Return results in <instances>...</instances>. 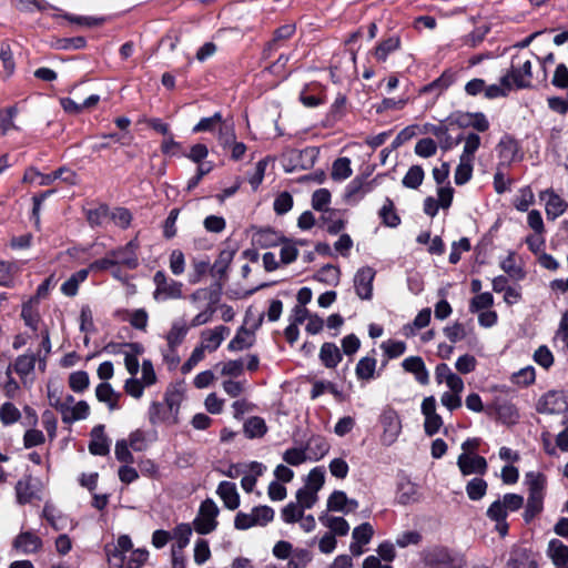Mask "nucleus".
<instances>
[{
    "label": "nucleus",
    "instance_id": "nucleus-30",
    "mask_svg": "<svg viewBox=\"0 0 568 568\" xmlns=\"http://www.w3.org/2000/svg\"><path fill=\"white\" fill-rule=\"evenodd\" d=\"M243 430L246 438H261L267 433V425L264 418L260 416H252L245 420Z\"/></svg>",
    "mask_w": 568,
    "mask_h": 568
},
{
    "label": "nucleus",
    "instance_id": "nucleus-53",
    "mask_svg": "<svg viewBox=\"0 0 568 568\" xmlns=\"http://www.w3.org/2000/svg\"><path fill=\"white\" fill-rule=\"evenodd\" d=\"M473 162L459 159V164L457 165L454 175L455 183L457 185H464L469 182L473 176Z\"/></svg>",
    "mask_w": 568,
    "mask_h": 568
},
{
    "label": "nucleus",
    "instance_id": "nucleus-32",
    "mask_svg": "<svg viewBox=\"0 0 568 568\" xmlns=\"http://www.w3.org/2000/svg\"><path fill=\"white\" fill-rule=\"evenodd\" d=\"M378 215L382 220V224L387 227H397L402 222L399 215L396 212L394 202L389 197L385 199V202L381 207Z\"/></svg>",
    "mask_w": 568,
    "mask_h": 568
},
{
    "label": "nucleus",
    "instance_id": "nucleus-55",
    "mask_svg": "<svg viewBox=\"0 0 568 568\" xmlns=\"http://www.w3.org/2000/svg\"><path fill=\"white\" fill-rule=\"evenodd\" d=\"M109 219L122 230H126L131 225L133 216L129 209L118 206L112 212L110 211Z\"/></svg>",
    "mask_w": 568,
    "mask_h": 568
},
{
    "label": "nucleus",
    "instance_id": "nucleus-31",
    "mask_svg": "<svg viewBox=\"0 0 568 568\" xmlns=\"http://www.w3.org/2000/svg\"><path fill=\"white\" fill-rule=\"evenodd\" d=\"M548 555L556 567L565 566L568 561V546L559 539H551L548 545Z\"/></svg>",
    "mask_w": 568,
    "mask_h": 568
},
{
    "label": "nucleus",
    "instance_id": "nucleus-41",
    "mask_svg": "<svg viewBox=\"0 0 568 568\" xmlns=\"http://www.w3.org/2000/svg\"><path fill=\"white\" fill-rule=\"evenodd\" d=\"M376 358L365 356L362 357L355 368V373L358 379L361 381H369L374 378V373L376 368Z\"/></svg>",
    "mask_w": 568,
    "mask_h": 568
},
{
    "label": "nucleus",
    "instance_id": "nucleus-48",
    "mask_svg": "<svg viewBox=\"0 0 568 568\" xmlns=\"http://www.w3.org/2000/svg\"><path fill=\"white\" fill-rule=\"evenodd\" d=\"M55 190H45L32 196V211L30 220L33 221L37 230L40 229V211L43 202L51 196Z\"/></svg>",
    "mask_w": 568,
    "mask_h": 568
},
{
    "label": "nucleus",
    "instance_id": "nucleus-40",
    "mask_svg": "<svg viewBox=\"0 0 568 568\" xmlns=\"http://www.w3.org/2000/svg\"><path fill=\"white\" fill-rule=\"evenodd\" d=\"M223 116L221 112H215L212 116L202 118L192 129L193 133L214 132L223 124Z\"/></svg>",
    "mask_w": 568,
    "mask_h": 568
},
{
    "label": "nucleus",
    "instance_id": "nucleus-13",
    "mask_svg": "<svg viewBox=\"0 0 568 568\" xmlns=\"http://www.w3.org/2000/svg\"><path fill=\"white\" fill-rule=\"evenodd\" d=\"M458 77V70L447 68L443 73L434 81L425 84L419 89L420 94L435 93L436 97L440 95L450 85H453Z\"/></svg>",
    "mask_w": 568,
    "mask_h": 568
},
{
    "label": "nucleus",
    "instance_id": "nucleus-9",
    "mask_svg": "<svg viewBox=\"0 0 568 568\" xmlns=\"http://www.w3.org/2000/svg\"><path fill=\"white\" fill-rule=\"evenodd\" d=\"M423 561L428 568H452L454 556L446 546H435L423 554Z\"/></svg>",
    "mask_w": 568,
    "mask_h": 568
},
{
    "label": "nucleus",
    "instance_id": "nucleus-27",
    "mask_svg": "<svg viewBox=\"0 0 568 568\" xmlns=\"http://www.w3.org/2000/svg\"><path fill=\"white\" fill-rule=\"evenodd\" d=\"M494 412L496 418L504 424H515L519 418V413L516 405L507 400L497 403L494 406Z\"/></svg>",
    "mask_w": 568,
    "mask_h": 568
},
{
    "label": "nucleus",
    "instance_id": "nucleus-2",
    "mask_svg": "<svg viewBox=\"0 0 568 568\" xmlns=\"http://www.w3.org/2000/svg\"><path fill=\"white\" fill-rule=\"evenodd\" d=\"M499 159V168L508 169L514 162H520L524 159V152L519 141L511 134L505 133L496 145Z\"/></svg>",
    "mask_w": 568,
    "mask_h": 568
},
{
    "label": "nucleus",
    "instance_id": "nucleus-6",
    "mask_svg": "<svg viewBox=\"0 0 568 568\" xmlns=\"http://www.w3.org/2000/svg\"><path fill=\"white\" fill-rule=\"evenodd\" d=\"M379 420L383 426L381 440L383 445L390 446L396 442L402 432L399 416L394 408H387L382 413Z\"/></svg>",
    "mask_w": 568,
    "mask_h": 568
},
{
    "label": "nucleus",
    "instance_id": "nucleus-1",
    "mask_svg": "<svg viewBox=\"0 0 568 568\" xmlns=\"http://www.w3.org/2000/svg\"><path fill=\"white\" fill-rule=\"evenodd\" d=\"M219 514L220 509L213 499L206 498L203 500L197 516L192 523L194 530L200 535H209L214 531L219 526Z\"/></svg>",
    "mask_w": 568,
    "mask_h": 568
},
{
    "label": "nucleus",
    "instance_id": "nucleus-52",
    "mask_svg": "<svg viewBox=\"0 0 568 568\" xmlns=\"http://www.w3.org/2000/svg\"><path fill=\"white\" fill-rule=\"evenodd\" d=\"M182 400V394L178 389H168L164 395V404L170 407L173 412V423H180L179 414H180V405Z\"/></svg>",
    "mask_w": 568,
    "mask_h": 568
},
{
    "label": "nucleus",
    "instance_id": "nucleus-37",
    "mask_svg": "<svg viewBox=\"0 0 568 568\" xmlns=\"http://www.w3.org/2000/svg\"><path fill=\"white\" fill-rule=\"evenodd\" d=\"M37 355L36 354H23L19 355L13 365L12 369L21 377L29 375L36 366Z\"/></svg>",
    "mask_w": 568,
    "mask_h": 568
},
{
    "label": "nucleus",
    "instance_id": "nucleus-20",
    "mask_svg": "<svg viewBox=\"0 0 568 568\" xmlns=\"http://www.w3.org/2000/svg\"><path fill=\"white\" fill-rule=\"evenodd\" d=\"M33 477L32 475H24L21 479H19L16 484L14 490L17 496V501L20 505L30 504L33 499L39 498L37 495V490L32 484Z\"/></svg>",
    "mask_w": 568,
    "mask_h": 568
},
{
    "label": "nucleus",
    "instance_id": "nucleus-51",
    "mask_svg": "<svg viewBox=\"0 0 568 568\" xmlns=\"http://www.w3.org/2000/svg\"><path fill=\"white\" fill-rule=\"evenodd\" d=\"M21 418L20 410L11 402H6L0 407V420L3 425H12Z\"/></svg>",
    "mask_w": 568,
    "mask_h": 568
},
{
    "label": "nucleus",
    "instance_id": "nucleus-23",
    "mask_svg": "<svg viewBox=\"0 0 568 568\" xmlns=\"http://www.w3.org/2000/svg\"><path fill=\"white\" fill-rule=\"evenodd\" d=\"M318 357L326 368H335L342 362L343 354L336 344L325 342L321 346Z\"/></svg>",
    "mask_w": 568,
    "mask_h": 568
},
{
    "label": "nucleus",
    "instance_id": "nucleus-8",
    "mask_svg": "<svg viewBox=\"0 0 568 568\" xmlns=\"http://www.w3.org/2000/svg\"><path fill=\"white\" fill-rule=\"evenodd\" d=\"M402 49V37L399 32H390L376 43L372 54L377 62H386L388 57Z\"/></svg>",
    "mask_w": 568,
    "mask_h": 568
},
{
    "label": "nucleus",
    "instance_id": "nucleus-64",
    "mask_svg": "<svg viewBox=\"0 0 568 568\" xmlns=\"http://www.w3.org/2000/svg\"><path fill=\"white\" fill-rule=\"evenodd\" d=\"M414 151L416 155L427 159L436 154L437 144L432 138H423L416 143Z\"/></svg>",
    "mask_w": 568,
    "mask_h": 568
},
{
    "label": "nucleus",
    "instance_id": "nucleus-4",
    "mask_svg": "<svg viewBox=\"0 0 568 568\" xmlns=\"http://www.w3.org/2000/svg\"><path fill=\"white\" fill-rule=\"evenodd\" d=\"M140 243L138 237L130 240L125 245L118 246L108 252L115 265H122L128 270H135L139 266L138 250Z\"/></svg>",
    "mask_w": 568,
    "mask_h": 568
},
{
    "label": "nucleus",
    "instance_id": "nucleus-29",
    "mask_svg": "<svg viewBox=\"0 0 568 568\" xmlns=\"http://www.w3.org/2000/svg\"><path fill=\"white\" fill-rule=\"evenodd\" d=\"M236 250L235 248H224L220 252L216 261L211 266V274L216 275L220 278H223L226 276V272L229 270V266L231 262L233 261V257L235 255Z\"/></svg>",
    "mask_w": 568,
    "mask_h": 568
},
{
    "label": "nucleus",
    "instance_id": "nucleus-63",
    "mask_svg": "<svg viewBox=\"0 0 568 568\" xmlns=\"http://www.w3.org/2000/svg\"><path fill=\"white\" fill-rule=\"evenodd\" d=\"M189 332V327L186 325H180L178 323H174L168 333L166 341L171 348H174L182 344L184 341L186 334Z\"/></svg>",
    "mask_w": 568,
    "mask_h": 568
},
{
    "label": "nucleus",
    "instance_id": "nucleus-56",
    "mask_svg": "<svg viewBox=\"0 0 568 568\" xmlns=\"http://www.w3.org/2000/svg\"><path fill=\"white\" fill-rule=\"evenodd\" d=\"M535 195L529 185L519 190V195L515 199L514 205L519 212H527L529 206L534 204Z\"/></svg>",
    "mask_w": 568,
    "mask_h": 568
},
{
    "label": "nucleus",
    "instance_id": "nucleus-22",
    "mask_svg": "<svg viewBox=\"0 0 568 568\" xmlns=\"http://www.w3.org/2000/svg\"><path fill=\"white\" fill-rule=\"evenodd\" d=\"M304 448L308 453V459L317 462L328 453L329 444L323 436L313 435L308 438Z\"/></svg>",
    "mask_w": 568,
    "mask_h": 568
},
{
    "label": "nucleus",
    "instance_id": "nucleus-54",
    "mask_svg": "<svg viewBox=\"0 0 568 568\" xmlns=\"http://www.w3.org/2000/svg\"><path fill=\"white\" fill-rule=\"evenodd\" d=\"M223 291V285L220 281H216L210 285V287L204 288L203 297L209 301L206 307H211L214 310V313L217 310V304L221 301Z\"/></svg>",
    "mask_w": 568,
    "mask_h": 568
},
{
    "label": "nucleus",
    "instance_id": "nucleus-7",
    "mask_svg": "<svg viewBox=\"0 0 568 568\" xmlns=\"http://www.w3.org/2000/svg\"><path fill=\"white\" fill-rule=\"evenodd\" d=\"M252 243L262 248L275 247L280 243L290 242V239L271 226H252Z\"/></svg>",
    "mask_w": 568,
    "mask_h": 568
},
{
    "label": "nucleus",
    "instance_id": "nucleus-38",
    "mask_svg": "<svg viewBox=\"0 0 568 568\" xmlns=\"http://www.w3.org/2000/svg\"><path fill=\"white\" fill-rule=\"evenodd\" d=\"M528 495L545 496L547 478L542 473L529 471L526 474Z\"/></svg>",
    "mask_w": 568,
    "mask_h": 568
},
{
    "label": "nucleus",
    "instance_id": "nucleus-11",
    "mask_svg": "<svg viewBox=\"0 0 568 568\" xmlns=\"http://www.w3.org/2000/svg\"><path fill=\"white\" fill-rule=\"evenodd\" d=\"M457 466L464 476L471 474L484 476L488 470L486 458L477 454L462 453L457 458Z\"/></svg>",
    "mask_w": 568,
    "mask_h": 568
},
{
    "label": "nucleus",
    "instance_id": "nucleus-12",
    "mask_svg": "<svg viewBox=\"0 0 568 568\" xmlns=\"http://www.w3.org/2000/svg\"><path fill=\"white\" fill-rule=\"evenodd\" d=\"M376 272L371 266H363L357 270L354 276V287L361 300H371L373 297V282Z\"/></svg>",
    "mask_w": 568,
    "mask_h": 568
},
{
    "label": "nucleus",
    "instance_id": "nucleus-58",
    "mask_svg": "<svg viewBox=\"0 0 568 568\" xmlns=\"http://www.w3.org/2000/svg\"><path fill=\"white\" fill-rule=\"evenodd\" d=\"M346 97L344 94H338L329 108L327 120L331 122L342 120V118L346 114Z\"/></svg>",
    "mask_w": 568,
    "mask_h": 568
},
{
    "label": "nucleus",
    "instance_id": "nucleus-62",
    "mask_svg": "<svg viewBox=\"0 0 568 568\" xmlns=\"http://www.w3.org/2000/svg\"><path fill=\"white\" fill-rule=\"evenodd\" d=\"M304 509L297 503H288L281 511V517L286 524H295L303 518Z\"/></svg>",
    "mask_w": 568,
    "mask_h": 568
},
{
    "label": "nucleus",
    "instance_id": "nucleus-49",
    "mask_svg": "<svg viewBox=\"0 0 568 568\" xmlns=\"http://www.w3.org/2000/svg\"><path fill=\"white\" fill-rule=\"evenodd\" d=\"M69 387L74 393H83L90 385V377L85 371H77L69 376Z\"/></svg>",
    "mask_w": 568,
    "mask_h": 568
},
{
    "label": "nucleus",
    "instance_id": "nucleus-15",
    "mask_svg": "<svg viewBox=\"0 0 568 568\" xmlns=\"http://www.w3.org/2000/svg\"><path fill=\"white\" fill-rule=\"evenodd\" d=\"M42 546V539L31 530L21 531L12 542V547L24 555L36 554Z\"/></svg>",
    "mask_w": 568,
    "mask_h": 568
},
{
    "label": "nucleus",
    "instance_id": "nucleus-46",
    "mask_svg": "<svg viewBox=\"0 0 568 568\" xmlns=\"http://www.w3.org/2000/svg\"><path fill=\"white\" fill-rule=\"evenodd\" d=\"M365 184L364 176H356L346 186L344 193V200L347 203H357L362 197V191Z\"/></svg>",
    "mask_w": 568,
    "mask_h": 568
},
{
    "label": "nucleus",
    "instance_id": "nucleus-35",
    "mask_svg": "<svg viewBox=\"0 0 568 568\" xmlns=\"http://www.w3.org/2000/svg\"><path fill=\"white\" fill-rule=\"evenodd\" d=\"M18 272L19 266L16 262L0 260V286L12 288Z\"/></svg>",
    "mask_w": 568,
    "mask_h": 568
},
{
    "label": "nucleus",
    "instance_id": "nucleus-61",
    "mask_svg": "<svg viewBox=\"0 0 568 568\" xmlns=\"http://www.w3.org/2000/svg\"><path fill=\"white\" fill-rule=\"evenodd\" d=\"M325 483V469L317 466L308 473L305 488L318 491Z\"/></svg>",
    "mask_w": 568,
    "mask_h": 568
},
{
    "label": "nucleus",
    "instance_id": "nucleus-60",
    "mask_svg": "<svg viewBox=\"0 0 568 568\" xmlns=\"http://www.w3.org/2000/svg\"><path fill=\"white\" fill-rule=\"evenodd\" d=\"M494 304V296L489 292L479 293L470 300L469 311L477 313L481 310H488Z\"/></svg>",
    "mask_w": 568,
    "mask_h": 568
},
{
    "label": "nucleus",
    "instance_id": "nucleus-19",
    "mask_svg": "<svg viewBox=\"0 0 568 568\" xmlns=\"http://www.w3.org/2000/svg\"><path fill=\"white\" fill-rule=\"evenodd\" d=\"M402 366L405 372L413 374L419 384L427 385L429 383V373L420 356H409L405 358Z\"/></svg>",
    "mask_w": 568,
    "mask_h": 568
},
{
    "label": "nucleus",
    "instance_id": "nucleus-44",
    "mask_svg": "<svg viewBox=\"0 0 568 568\" xmlns=\"http://www.w3.org/2000/svg\"><path fill=\"white\" fill-rule=\"evenodd\" d=\"M191 536L192 527L190 524L182 523L175 526L172 538L176 540L175 547L179 549V552H182L187 547Z\"/></svg>",
    "mask_w": 568,
    "mask_h": 568
},
{
    "label": "nucleus",
    "instance_id": "nucleus-25",
    "mask_svg": "<svg viewBox=\"0 0 568 568\" xmlns=\"http://www.w3.org/2000/svg\"><path fill=\"white\" fill-rule=\"evenodd\" d=\"M419 491L417 485L406 480L397 485L396 501L403 506L417 503L419 500Z\"/></svg>",
    "mask_w": 568,
    "mask_h": 568
},
{
    "label": "nucleus",
    "instance_id": "nucleus-59",
    "mask_svg": "<svg viewBox=\"0 0 568 568\" xmlns=\"http://www.w3.org/2000/svg\"><path fill=\"white\" fill-rule=\"evenodd\" d=\"M209 155V148L203 143H196L190 148L189 152H181V156H184L193 163L204 164V160Z\"/></svg>",
    "mask_w": 568,
    "mask_h": 568
},
{
    "label": "nucleus",
    "instance_id": "nucleus-17",
    "mask_svg": "<svg viewBox=\"0 0 568 568\" xmlns=\"http://www.w3.org/2000/svg\"><path fill=\"white\" fill-rule=\"evenodd\" d=\"M89 452L94 456H106L110 454V439L104 433V425L99 424L91 430Z\"/></svg>",
    "mask_w": 568,
    "mask_h": 568
},
{
    "label": "nucleus",
    "instance_id": "nucleus-21",
    "mask_svg": "<svg viewBox=\"0 0 568 568\" xmlns=\"http://www.w3.org/2000/svg\"><path fill=\"white\" fill-rule=\"evenodd\" d=\"M173 412L165 404L153 402L149 408V422L155 426L158 424L178 425L173 423Z\"/></svg>",
    "mask_w": 568,
    "mask_h": 568
},
{
    "label": "nucleus",
    "instance_id": "nucleus-33",
    "mask_svg": "<svg viewBox=\"0 0 568 568\" xmlns=\"http://www.w3.org/2000/svg\"><path fill=\"white\" fill-rule=\"evenodd\" d=\"M229 333L230 328L224 325L216 326L213 331L210 332H203L202 338L204 339V342H206V344L204 345L205 349H207L209 352L216 351L224 339V334Z\"/></svg>",
    "mask_w": 568,
    "mask_h": 568
},
{
    "label": "nucleus",
    "instance_id": "nucleus-43",
    "mask_svg": "<svg viewBox=\"0 0 568 568\" xmlns=\"http://www.w3.org/2000/svg\"><path fill=\"white\" fill-rule=\"evenodd\" d=\"M320 520L324 523L334 536H346L349 531V525L343 517L320 516Z\"/></svg>",
    "mask_w": 568,
    "mask_h": 568
},
{
    "label": "nucleus",
    "instance_id": "nucleus-14",
    "mask_svg": "<svg viewBox=\"0 0 568 568\" xmlns=\"http://www.w3.org/2000/svg\"><path fill=\"white\" fill-rule=\"evenodd\" d=\"M331 199L332 195L327 189H318L312 195V207L315 211L323 213L320 217V222H328L332 220V215H336L339 212L336 209L328 207Z\"/></svg>",
    "mask_w": 568,
    "mask_h": 568
},
{
    "label": "nucleus",
    "instance_id": "nucleus-3",
    "mask_svg": "<svg viewBox=\"0 0 568 568\" xmlns=\"http://www.w3.org/2000/svg\"><path fill=\"white\" fill-rule=\"evenodd\" d=\"M153 282L155 284V291L153 292L154 300H178L182 297L183 284L169 278L164 271L160 270L155 272Z\"/></svg>",
    "mask_w": 568,
    "mask_h": 568
},
{
    "label": "nucleus",
    "instance_id": "nucleus-18",
    "mask_svg": "<svg viewBox=\"0 0 568 568\" xmlns=\"http://www.w3.org/2000/svg\"><path fill=\"white\" fill-rule=\"evenodd\" d=\"M216 494L222 499L225 508L235 510L240 506V494L233 481L223 480L219 484Z\"/></svg>",
    "mask_w": 568,
    "mask_h": 568
},
{
    "label": "nucleus",
    "instance_id": "nucleus-39",
    "mask_svg": "<svg viewBox=\"0 0 568 568\" xmlns=\"http://www.w3.org/2000/svg\"><path fill=\"white\" fill-rule=\"evenodd\" d=\"M425 178V172L422 165H412L402 180V184L412 190L418 189Z\"/></svg>",
    "mask_w": 568,
    "mask_h": 568
},
{
    "label": "nucleus",
    "instance_id": "nucleus-16",
    "mask_svg": "<svg viewBox=\"0 0 568 568\" xmlns=\"http://www.w3.org/2000/svg\"><path fill=\"white\" fill-rule=\"evenodd\" d=\"M546 201V216L549 221H555L557 217L562 215L568 209V202L560 197L552 189L540 192V199Z\"/></svg>",
    "mask_w": 568,
    "mask_h": 568
},
{
    "label": "nucleus",
    "instance_id": "nucleus-36",
    "mask_svg": "<svg viewBox=\"0 0 568 568\" xmlns=\"http://www.w3.org/2000/svg\"><path fill=\"white\" fill-rule=\"evenodd\" d=\"M544 497L528 495L523 519L526 524H530L544 510Z\"/></svg>",
    "mask_w": 568,
    "mask_h": 568
},
{
    "label": "nucleus",
    "instance_id": "nucleus-42",
    "mask_svg": "<svg viewBox=\"0 0 568 568\" xmlns=\"http://www.w3.org/2000/svg\"><path fill=\"white\" fill-rule=\"evenodd\" d=\"M488 489V484L481 477L470 479L466 485V493L470 500L477 501L484 498Z\"/></svg>",
    "mask_w": 568,
    "mask_h": 568
},
{
    "label": "nucleus",
    "instance_id": "nucleus-10",
    "mask_svg": "<svg viewBox=\"0 0 568 568\" xmlns=\"http://www.w3.org/2000/svg\"><path fill=\"white\" fill-rule=\"evenodd\" d=\"M564 403V390L551 389L538 399L536 409L540 414H562L567 412Z\"/></svg>",
    "mask_w": 568,
    "mask_h": 568
},
{
    "label": "nucleus",
    "instance_id": "nucleus-45",
    "mask_svg": "<svg viewBox=\"0 0 568 568\" xmlns=\"http://www.w3.org/2000/svg\"><path fill=\"white\" fill-rule=\"evenodd\" d=\"M353 173L351 168V160L346 156L338 158L333 162L332 165V178L335 181H342L348 179Z\"/></svg>",
    "mask_w": 568,
    "mask_h": 568
},
{
    "label": "nucleus",
    "instance_id": "nucleus-5",
    "mask_svg": "<svg viewBox=\"0 0 568 568\" xmlns=\"http://www.w3.org/2000/svg\"><path fill=\"white\" fill-rule=\"evenodd\" d=\"M296 33V24L295 23H286L276 28L270 41H267L262 51V59H270L273 53L278 51L281 48L285 47L287 41L294 37Z\"/></svg>",
    "mask_w": 568,
    "mask_h": 568
},
{
    "label": "nucleus",
    "instance_id": "nucleus-50",
    "mask_svg": "<svg viewBox=\"0 0 568 568\" xmlns=\"http://www.w3.org/2000/svg\"><path fill=\"white\" fill-rule=\"evenodd\" d=\"M0 60L2 62V67H3V70L7 74V77L12 75L14 72V69H16V63H14L11 45L8 41L1 42Z\"/></svg>",
    "mask_w": 568,
    "mask_h": 568
},
{
    "label": "nucleus",
    "instance_id": "nucleus-28",
    "mask_svg": "<svg viewBox=\"0 0 568 568\" xmlns=\"http://www.w3.org/2000/svg\"><path fill=\"white\" fill-rule=\"evenodd\" d=\"M83 213L88 224L92 227H99L104 220L109 217L110 206L106 203H99L94 209H83Z\"/></svg>",
    "mask_w": 568,
    "mask_h": 568
},
{
    "label": "nucleus",
    "instance_id": "nucleus-26",
    "mask_svg": "<svg viewBox=\"0 0 568 568\" xmlns=\"http://www.w3.org/2000/svg\"><path fill=\"white\" fill-rule=\"evenodd\" d=\"M95 396L99 402L108 404L111 410L119 408L121 395L113 389L111 384L100 383L95 388Z\"/></svg>",
    "mask_w": 568,
    "mask_h": 568
},
{
    "label": "nucleus",
    "instance_id": "nucleus-57",
    "mask_svg": "<svg viewBox=\"0 0 568 568\" xmlns=\"http://www.w3.org/2000/svg\"><path fill=\"white\" fill-rule=\"evenodd\" d=\"M294 200L290 192H281L274 200L273 209L277 215H284L293 207Z\"/></svg>",
    "mask_w": 568,
    "mask_h": 568
},
{
    "label": "nucleus",
    "instance_id": "nucleus-24",
    "mask_svg": "<svg viewBox=\"0 0 568 568\" xmlns=\"http://www.w3.org/2000/svg\"><path fill=\"white\" fill-rule=\"evenodd\" d=\"M509 71L514 85L517 89H528L531 87L532 71L530 60H526L519 68L511 67Z\"/></svg>",
    "mask_w": 568,
    "mask_h": 568
},
{
    "label": "nucleus",
    "instance_id": "nucleus-34",
    "mask_svg": "<svg viewBox=\"0 0 568 568\" xmlns=\"http://www.w3.org/2000/svg\"><path fill=\"white\" fill-rule=\"evenodd\" d=\"M339 277L341 268L333 264H325L313 276V278L317 282L334 286L339 283Z\"/></svg>",
    "mask_w": 568,
    "mask_h": 568
},
{
    "label": "nucleus",
    "instance_id": "nucleus-47",
    "mask_svg": "<svg viewBox=\"0 0 568 568\" xmlns=\"http://www.w3.org/2000/svg\"><path fill=\"white\" fill-rule=\"evenodd\" d=\"M463 141H465V144L459 159L473 162L480 146V136L477 133L470 132L467 136H464Z\"/></svg>",
    "mask_w": 568,
    "mask_h": 568
}]
</instances>
